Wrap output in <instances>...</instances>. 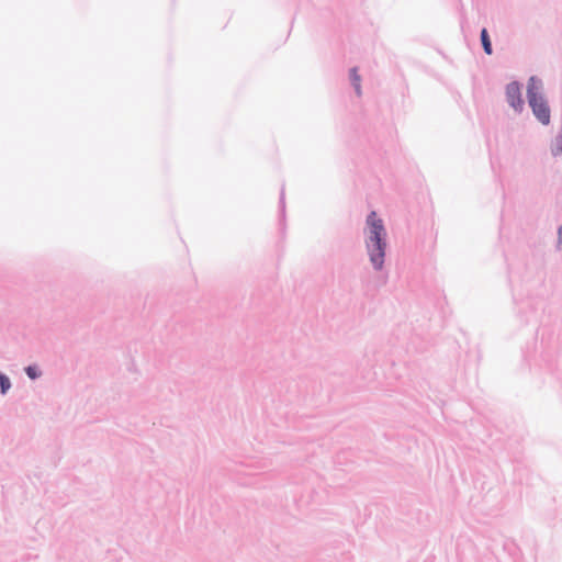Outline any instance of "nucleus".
Wrapping results in <instances>:
<instances>
[{
  "instance_id": "1",
  "label": "nucleus",
  "mask_w": 562,
  "mask_h": 562,
  "mask_svg": "<svg viewBox=\"0 0 562 562\" xmlns=\"http://www.w3.org/2000/svg\"><path fill=\"white\" fill-rule=\"evenodd\" d=\"M366 250L375 271H382L384 268L386 256V229L383 221L376 216L374 211H371L366 220Z\"/></svg>"
},
{
  "instance_id": "2",
  "label": "nucleus",
  "mask_w": 562,
  "mask_h": 562,
  "mask_svg": "<svg viewBox=\"0 0 562 562\" xmlns=\"http://www.w3.org/2000/svg\"><path fill=\"white\" fill-rule=\"evenodd\" d=\"M543 82L537 76H531L527 82V100L535 117L544 126L551 122V110L543 93Z\"/></svg>"
},
{
  "instance_id": "3",
  "label": "nucleus",
  "mask_w": 562,
  "mask_h": 562,
  "mask_svg": "<svg viewBox=\"0 0 562 562\" xmlns=\"http://www.w3.org/2000/svg\"><path fill=\"white\" fill-rule=\"evenodd\" d=\"M522 85L517 81H510L505 87V98L508 105L518 114L524 111L525 102L521 93Z\"/></svg>"
},
{
  "instance_id": "4",
  "label": "nucleus",
  "mask_w": 562,
  "mask_h": 562,
  "mask_svg": "<svg viewBox=\"0 0 562 562\" xmlns=\"http://www.w3.org/2000/svg\"><path fill=\"white\" fill-rule=\"evenodd\" d=\"M550 154L552 157L558 158L562 156V112H561V128L552 138L550 143Z\"/></svg>"
},
{
  "instance_id": "5",
  "label": "nucleus",
  "mask_w": 562,
  "mask_h": 562,
  "mask_svg": "<svg viewBox=\"0 0 562 562\" xmlns=\"http://www.w3.org/2000/svg\"><path fill=\"white\" fill-rule=\"evenodd\" d=\"M480 41L482 48L486 55L493 54V45L486 27H483L480 32Z\"/></svg>"
},
{
  "instance_id": "6",
  "label": "nucleus",
  "mask_w": 562,
  "mask_h": 562,
  "mask_svg": "<svg viewBox=\"0 0 562 562\" xmlns=\"http://www.w3.org/2000/svg\"><path fill=\"white\" fill-rule=\"evenodd\" d=\"M24 372L30 380H36L42 375V370L37 364H30L25 367Z\"/></svg>"
},
{
  "instance_id": "7",
  "label": "nucleus",
  "mask_w": 562,
  "mask_h": 562,
  "mask_svg": "<svg viewBox=\"0 0 562 562\" xmlns=\"http://www.w3.org/2000/svg\"><path fill=\"white\" fill-rule=\"evenodd\" d=\"M11 386L12 384L10 378L5 373L0 371V394L5 395L11 389Z\"/></svg>"
},
{
  "instance_id": "8",
  "label": "nucleus",
  "mask_w": 562,
  "mask_h": 562,
  "mask_svg": "<svg viewBox=\"0 0 562 562\" xmlns=\"http://www.w3.org/2000/svg\"><path fill=\"white\" fill-rule=\"evenodd\" d=\"M349 78H350V82H351L352 86L361 82V78H360V76L358 74V68L357 67L350 68V70H349Z\"/></svg>"
},
{
  "instance_id": "9",
  "label": "nucleus",
  "mask_w": 562,
  "mask_h": 562,
  "mask_svg": "<svg viewBox=\"0 0 562 562\" xmlns=\"http://www.w3.org/2000/svg\"><path fill=\"white\" fill-rule=\"evenodd\" d=\"M279 204H280L281 216L284 217V214H285V189H284V184H282V187H281Z\"/></svg>"
},
{
  "instance_id": "10",
  "label": "nucleus",
  "mask_w": 562,
  "mask_h": 562,
  "mask_svg": "<svg viewBox=\"0 0 562 562\" xmlns=\"http://www.w3.org/2000/svg\"><path fill=\"white\" fill-rule=\"evenodd\" d=\"M562 245V225L558 227V244L557 248L560 249Z\"/></svg>"
},
{
  "instance_id": "11",
  "label": "nucleus",
  "mask_w": 562,
  "mask_h": 562,
  "mask_svg": "<svg viewBox=\"0 0 562 562\" xmlns=\"http://www.w3.org/2000/svg\"><path fill=\"white\" fill-rule=\"evenodd\" d=\"M352 87H353V89H355L356 94H357L358 97H360V95H361V93H362V91H361V85H360V83H357V85H353Z\"/></svg>"
}]
</instances>
